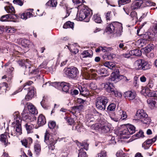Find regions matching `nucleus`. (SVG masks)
<instances>
[{"mask_svg":"<svg viewBox=\"0 0 157 157\" xmlns=\"http://www.w3.org/2000/svg\"><path fill=\"white\" fill-rule=\"evenodd\" d=\"M14 121L13 123L16 124V128L15 130L14 128H12V129L10 132V135L12 136H15L16 135V132L18 134L20 135L21 133V120L20 117L19 113L18 112H16L13 114Z\"/></svg>","mask_w":157,"mask_h":157,"instance_id":"obj_1","label":"nucleus"},{"mask_svg":"<svg viewBox=\"0 0 157 157\" xmlns=\"http://www.w3.org/2000/svg\"><path fill=\"white\" fill-rule=\"evenodd\" d=\"M92 14L91 10L87 7H84L78 12L77 14L79 20H84L85 22H88L90 20V17Z\"/></svg>","mask_w":157,"mask_h":157,"instance_id":"obj_2","label":"nucleus"},{"mask_svg":"<svg viewBox=\"0 0 157 157\" xmlns=\"http://www.w3.org/2000/svg\"><path fill=\"white\" fill-rule=\"evenodd\" d=\"M47 86H54L59 90L62 89L63 91L67 93L69 89L70 85L68 83L62 82L61 83L55 82L50 83V82H46L43 85V87Z\"/></svg>","mask_w":157,"mask_h":157,"instance_id":"obj_3","label":"nucleus"},{"mask_svg":"<svg viewBox=\"0 0 157 157\" xmlns=\"http://www.w3.org/2000/svg\"><path fill=\"white\" fill-rule=\"evenodd\" d=\"M18 63L19 65L21 66H23L24 65H25L24 67L25 69V73H28L29 74H35V72L38 71L37 69L35 70L34 69V67L31 65L30 61L28 60H19L18 61Z\"/></svg>","mask_w":157,"mask_h":157,"instance_id":"obj_4","label":"nucleus"},{"mask_svg":"<svg viewBox=\"0 0 157 157\" xmlns=\"http://www.w3.org/2000/svg\"><path fill=\"white\" fill-rule=\"evenodd\" d=\"M63 71L65 75L68 78L72 79L76 78L79 74L78 69L74 67L65 68Z\"/></svg>","mask_w":157,"mask_h":157,"instance_id":"obj_5","label":"nucleus"},{"mask_svg":"<svg viewBox=\"0 0 157 157\" xmlns=\"http://www.w3.org/2000/svg\"><path fill=\"white\" fill-rule=\"evenodd\" d=\"M134 67L136 70H145L149 69L151 66L148 63L143 59H139L134 63Z\"/></svg>","mask_w":157,"mask_h":157,"instance_id":"obj_6","label":"nucleus"},{"mask_svg":"<svg viewBox=\"0 0 157 157\" xmlns=\"http://www.w3.org/2000/svg\"><path fill=\"white\" fill-rule=\"evenodd\" d=\"M108 100L105 97H99L97 98L95 104L96 107L100 110H105Z\"/></svg>","mask_w":157,"mask_h":157,"instance_id":"obj_7","label":"nucleus"},{"mask_svg":"<svg viewBox=\"0 0 157 157\" xmlns=\"http://www.w3.org/2000/svg\"><path fill=\"white\" fill-rule=\"evenodd\" d=\"M109 25L111 28L113 32L115 30H116V34L117 36H119L121 35L122 32L121 24L118 22H113Z\"/></svg>","mask_w":157,"mask_h":157,"instance_id":"obj_8","label":"nucleus"},{"mask_svg":"<svg viewBox=\"0 0 157 157\" xmlns=\"http://www.w3.org/2000/svg\"><path fill=\"white\" fill-rule=\"evenodd\" d=\"M57 140L49 137V134L47 131L44 135V142L47 144H49V147L51 150H53L55 148V145L56 143Z\"/></svg>","mask_w":157,"mask_h":157,"instance_id":"obj_9","label":"nucleus"},{"mask_svg":"<svg viewBox=\"0 0 157 157\" xmlns=\"http://www.w3.org/2000/svg\"><path fill=\"white\" fill-rule=\"evenodd\" d=\"M136 117L137 119H141L144 123L147 124L150 122V120L147 118V115L143 109H139L137 111Z\"/></svg>","mask_w":157,"mask_h":157,"instance_id":"obj_10","label":"nucleus"},{"mask_svg":"<svg viewBox=\"0 0 157 157\" xmlns=\"http://www.w3.org/2000/svg\"><path fill=\"white\" fill-rule=\"evenodd\" d=\"M77 145L80 148L79 150L78 157H86V153L83 151V149L87 150L88 149L89 144L86 142H84L82 143L78 142L77 143Z\"/></svg>","mask_w":157,"mask_h":157,"instance_id":"obj_11","label":"nucleus"},{"mask_svg":"<svg viewBox=\"0 0 157 157\" xmlns=\"http://www.w3.org/2000/svg\"><path fill=\"white\" fill-rule=\"evenodd\" d=\"M135 128L133 125L128 124L125 127L124 129L122 131V134L123 135H129L132 134L135 132Z\"/></svg>","mask_w":157,"mask_h":157,"instance_id":"obj_12","label":"nucleus"},{"mask_svg":"<svg viewBox=\"0 0 157 157\" xmlns=\"http://www.w3.org/2000/svg\"><path fill=\"white\" fill-rule=\"evenodd\" d=\"M119 70L116 69L113 72L110 77L109 80L115 82H117L121 80V75L119 74Z\"/></svg>","mask_w":157,"mask_h":157,"instance_id":"obj_13","label":"nucleus"},{"mask_svg":"<svg viewBox=\"0 0 157 157\" xmlns=\"http://www.w3.org/2000/svg\"><path fill=\"white\" fill-rule=\"evenodd\" d=\"M30 113L28 111L27 108L25 107L21 114L24 121L28 123L31 122L33 121L29 116Z\"/></svg>","mask_w":157,"mask_h":157,"instance_id":"obj_14","label":"nucleus"},{"mask_svg":"<svg viewBox=\"0 0 157 157\" xmlns=\"http://www.w3.org/2000/svg\"><path fill=\"white\" fill-rule=\"evenodd\" d=\"M101 88H104L105 90L109 93H111L114 88L113 84L110 83H102L101 84Z\"/></svg>","mask_w":157,"mask_h":157,"instance_id":"obj_15","label":"nucleus"},{"mask_svg":"<svg viewBox=\"0 0 157 157\" xmlns=\"http://www.w3.org/2000/svg\"><path fill=\"white\" fill-rule=\"evenodd\" d=\"M157 138V136L152 139H147L143 144L142 147L145 149H148L150 145L155 141Z\"/></svg>","mask_w":157,"mask_h":157,"instance_id":"obj_16","label":"nucleus"},{"mask_svg":"<svg viewBox=\"0 0 157 157\" xmlns=\"http://www.w3.org/2000/svg\"><path fill=\"white\" fill-rule=\"evenodd\" d=\"M21 44L22 46L25 48V53L29 50V48L33 45V43L30 42L29 40L25 39H23L21 40Z\"/></svg>","mask_w":157,"mask_h":157,"instance_id":"obj_17","label":"nucleus"},{"mask_svg":"<svg viewBox=\"0 0 157 157\" xmlns=\"http://www.w3.org/2000/svg\"><path fill=\"white\" fill-rule=\"evenodd\" d=\"M143 3V0H135L131 4V9L135 10L139 8Z\"/></svg>","mask_w":157,"mask_h":157,"instance_id":"obj_18","label":"nucleus"},{"mask_svg":"<svg viewBox=\"0 0 157 157\" xmlns=\"http://www.w3.org/2000/svg\"><path fill=\"white\" fill-rule=\"evenodd\" d=\"M83 106L82 105L74 106L72 108L71 112L73 115H75L76 113L77 114L82 111L83 109Z\"/></svg>","mask_w":157,"mask_h":157,"instance_id":"obj_19","label":"nucleus"},{"mask_svg":"<svg viewBox=\"0 0 157 157\" xmlns=\"http://www.w3.org/2000/svg\"><path fill=\"white\" fill-rule=\"evenodd\" d=\"M28 111L32 114H36L37 113V111L36 109L34 106L30 103H27L26 104Z\"/></svg>","mask_w":157,"mask_h":157,"instance_id":"obj_20","label":"nucleus"},{"mask_svg":"<svg viewBox=\"0 0 157 157\" xmlns=\"http://www.w3.org/2000/svg\"><path fill=\"white\" fill-rule=\"evenodd\" d=\"M78 89L80 94L84 96L88 95L89 92L88 89L84 86H79Z\"/></svg>","mask_w":157,"mask_h":157,"instance_id":"obj_21","label":"nucleus"},{"mask_svg":"<svg viewBox=\"0 0 157 157\" xmlns=\"http://www.w3.org/2000/svg\"><path fill=\"white\" fill-rule=\"evenodd\" d=\"M125 97L129 100H132L136 97V93L131 91H128L124 93Z\"/></svg>","mask_w":157,"mask_h":157,"instance_id":"obj_22","label":"nucleus"},{"mask_svg":"<svg viewBox=\"0 0 157 157\" xmlns=\"http://www.w3.org/2000/svg\"><path fill=\"white\" fill-rule=\"evenodd\" d=\"M28 89L29 90H28V92L27 95L25 96V99H27L28 100H29L31 99L33 97L35 90L34 88L32 87Z\"/></svg>","mask_w":157,"mask_h":157,"instance_id":"obj_23","label":"nucleus"},{"mask_svg":"<svg viewBox=\"0 0 157 157\" xmlns=\"http://www.w3.org/2000/svg\"><path fill=\"white\" fill-rule=\"evenodd\" d=\"M46 123L45 117L42 114L40 115L38 118L37 124L39 126L44 125Z\"/></svg>","mask_w":157,"mask_h":157,"instance_id":"obj_24","label":"nucleus"},{"mask_svg":"<svg viewBox=\"0 0 157 157\" xmlns=\"http://www.w3.org/2000/svg\"><path fill=\"white\" fill-rule=\"evenodd\" d=\"M107 122L106 121H102V126L101 131L104 133H107L110 131L109 128L107 125Z\"/></svg>","mask_w":157,"mask_h":157,"instance_id":"obj_25","label":"nucleus"},{"mask_svg":"<svg viewBox=\"0 0 157 157\" xmlns=\"http://www.w3.org/2000/svg\"><path fill=\"white\" fill-rule=\"evenodd\" d=\"M147 39H141L137 41L136 44L138 46L139 48H140L145 45L147 43Z\"/></svg>","mask_w":157,"mask_h":157,"instance_id":"obj_26","label":"nucleus"},{"mask_svg":"<svg viewBox=\"0 0 157 157\" xmlns=\"http://www.w3.org/2000/svg\"><path fill=\"white\" fill-rule=\"evenodd\" d=\"M6 131L4 134H2L0 135V141L5 145H7L9 143L6 135Z\"/></svg>","mask_w":157,"mask_h":157,"instance_id":"obj_27","label":"nucleus"},{"mask_svg":"<svg viewBox=\"0 0 157 157\" xmlns=\"http://www.w3.org/2000/svg\"><path fill=\"white\" fill-rule=\"evenodd\" d=\"M131 18L133 22L136 23L138 21V17L137 13L134 11H132L130 15Z\"/></svg>","mask_w":157,"mask_h":157,"instance_id":"obj_28","label":"nucleus"},{"mask_svg":"<svg viewBox=\"0 0 157 157\" xmlns=\"http://www.w3.org/2000/svg\"><path fill=\"white\" fill-rule=\"evenodd\" d=\"M147 102V103L152 106L157 107V99L156 98H150Z\"/></svg>","mask_w":157,"mask_h":157,"instance_id":"obj_29","label":"nucleus"},{"mask_svg":"<svg viewBox=\"0 0 157 157\" xmlns=\"http://www.w3.org/2000/svg\"><path fill=\"white\" fill-rule=\"evenodd\" d=\"M96 72L101 76H106L108 75L107 71L105 68H101L96 70Z\"/></svg>","mask_w":157,"mask_h":157,"instance_id":"obj_30","label":"nucleus"},{"mask_svg":"<svg viewBox=\"0 0 157 157\" xmlns=\"http://www.w3.org/2000/svg\"><path fill=\"white\" fill-rule=\"evenodd\" d=\"M103 65L110 69L113 70L115 68V64L112 62L107 61L105 62Z\"/></svg>","mask_w":157,"mask_h":157,"instance_id":"obj_31","label":"nucleus"},{"mask_svg":"<svg viewBox=\"0 0 157 157\" xmlns=\"http://www.w3.org/2000/svg\"><path fill=\"white\" fill-rule=\"evenodd\" d=\"M34 149L36 154L37 155L39 154L41 151L40 145L39 142H36L35 144Z\"/></svg>","mask_w":157,"mask_h":157,"instance_id":"obj_32","label":"nucleus"},{"mask_svg":"<svg viewBox=\"0 0 157 157\" xmlns=\"http://www.w3.org/2000/svg\"><path fill=\"white\" fill-rule=\"evenodd\" d=\"M118 114L119 116V117H120V119L122 120H124L127 117V115L125 112L123 110L121 109L118 112Z\"/></svg>","mask_w":157,"mask_h":157,"instance_id":"obj_33","label":"nucleus"},{"mask_svg":"<svg viewBox=\"0 0 157 157\" xmlns=\"http://www.w3.org/2000/svg\"><path fill=\"white\" fill-rule=\"evenodd\" d=\"M82 54L84 56L83 58L91 57L93 55V52L90 50L84 51L82 52Z\"/></svg>","mask_w":157,"mask_h":157,"instance_id":"obj_34","label":"nucleus"},{"mask_svg":"<svg viewBox=\"0 0 157 157\" xmlns=\"http://www.w3.org/2000/svg\"><path fill=\"white\" fill-rule=\"evenodd\" d=\"M6 11L8 13H12L13 14L15 13L14 8L12 6H7L5 7Z\"/></svg>","mask_w":157,"mask_h":157,"instance_id":"obj_35","label":"nucleus"},{"mask_svg":"<svg viewBox=\"0 0 157 157\" xmlns=\"http://www.w3.org/2000/svg\"><path fill=\"white\" fill-rule=\"evenodd\" d=\"M102 126V121L101 123H98L95 124H92L91 126V128L96 130H101Z\"/></svg>","mask_w":157,"mask_h":157,"instance_id":"obj_36","label":"nucleus"},{"mask_svg":"<svg viewBox=\"0 0 157 157\" xmlns=\"http://www.w3.org/2000/svg\"><path fill=\"white\" fill-rule=\"evenodd\" d=\"M150 90L149 88L147 87H142L141 93L145 96H147Z\"/></svg>","mask_w":157,"mask_h":157,"instance_id":"obj_37","label":"nucleus"},{"mask_svg":"<svg viewBox=\"0 0 157 157\" xmlns=\"http://www.w3.org/2000/svg\"><path fill=\"white\" fill-rule=\"evenodd\" d=\"M12 16L10 14H6L2 16L0 18V20L2 21H9L10 19L12 17Z\"/></svg>","mask_w":157,"mask_h":157,"instance_id":"obj_38","label":"nucleus"},{"mask_svg":"<svg viewBox=\"0 0 157 157\" xmlns=\"http://www.w3.org/2000/svg\"><path fill=\"white\" fill-rule=\"evenodd\" d=\"M155 86L154 80L152 78H150L147 87L148 88L153 89L155 88Z\"/></svg>","mask_w":157,"mask_h":157,"instance_id":"obj_39","label":"nucleus"},{"mask_svg":"<svg viewBox=\"0 0 157 157\" xmlns=\"http://www.w3.org/2000/svg\"><path fill=\"white\" fill-rule=\"evenodd\" d=\"M74 23L70 21L66 22L63 25V28L64 29L71 28L73 29L74 27Z\"/></svg>","mask_w":157,"mask_h":157,"instance_id":"obj_40","label":"nucleus"},{"mask_svg":"<svg viewBox=\"0 0 157 157\" xmlns=\"http://www.w3.org/2000/svg\"><path fill=\"white\" fill-rule=\"evenodd\" d=\"M130 51L131 55L132 56H139L141 55V51L138 49H135Z\"/></svg>","mask_w":157,"mask_h":157,"instance_id":"obj_41","label":"nucleus"},{"mask_svg":"<svg viewBox=\"0 0 157 157\" xmlns=\"http://www.w3.org/2000/svg\"><path fill=\"white\" fill-rule=\"evenodd\" d=\"M116 105L114 103H111L108 106L107 109L108 111H114L115 110Z\"/></svg>","mask_w":157,"mask_h":157,"instance_id":"obj_42","label":"nucleus"},{"mask_svg":"<svg viewBox=\"0 0 157 157\" xmlns=\"http://www.w3.org/2000/svg\"><path fill=\"white\" fill-rule=\"evenodd\" d=\"M5 29L6 32L7 33H13L16 30L14 28L11 26H6Z\"/></svg>","mask_w":157,"mask_h":157,"instance_id":"obj_43","label":"nucleus"},{"mask_svg":"<svg viewBox=\"0 0 157 157\" xmlns=\"http://www.w3.org/2000/svg\"><path fill=\"white\" fill-rule=\"evenodd\" d=\"M48 5L52 7H56L57 4V2L56 0H50L47 3Z\"/></svg>","mask_w":157,"mask_h":157,"instance_id":"obj_44","label":"nucleus"},{"mask_svg":"<svg viewBox=\"0 0 157 157\" xmlns=\"http://www.w3.org/2000/svg\"><path fill=\"white\" fill-rule=\"evenodd\" d=\"M94 20L97 23H101V20L98 14H95L94 16Z\"/></svg>","mask_w":157,"mask_h":157,"instance_id":"obj_45","label":"nucleus"},{"mask_svg":"<svg viewBox=\"0 0 157 157\" xmlns=\"http://www.w3.org/2000/svg\"><path fill=\"white\" fill-rule=\"evenodd\" d=\"M143 3H145L146 5L147 6H155V3L152 2L151 1L148 0H143Z\"/></svg>","mask_w":157,"mask_h":157,"instance_id":"obj_46","label":"nucleus"},{"mask_svg":"<svg viewBox=\"0 0 157 157\" xmlns=\"http://www.w3.org/2000/svg\"><path fill=\"white\" fill-rule=\"evenodd\" d=\"M111 93L113 95L114 94L115 96L117 97H121L122 96L121 93L116 90L115 89H113V90Z\"/></svg>","mask_w":157,"mask_h":157,"instance_id":"obj_47","label":"nucleus"},{"mask_svg":"<svg viewBox=\"0 0 157 157\" xmlns=\"http://www.w3.org/2000/svg\"><path fill=\"white\" fill-rule=\"evenodd\" d=\"M25 126L28 133H30L33 132V126L29 124L28 123L26 124Z\"/></svg>","mask_w":157,"mask_h":157,"instance_id":"obj_48","label":"nucleus"},{"mask_svg":"<svg viewBox=\"0 0 157 157\" xmlns=\"http://www.w3.org/2000/svg\"><path fill=\"white\" fill-rule=\"evenodd\" d=\"M8 87V85L5 82H3L0 84V90L3 91V90H6Z\"/></svg>","mask_w":157,"mask_h":157,"instance_id":"obj_49","label":"nucleus"},{"mask_svg":"<svg viewBox=\"0 0 157 157\" xmlns=\"http://www.w3.org/2000/svg\"><path fill=\"white\" fill-rule=\"evenodd\" d=\"M33 83V82L31 81H29L25 83L23 86V89L25 90H27V89H29V86L31 85Z\"/></svg>","mask_w":157,"mask_h":157,"instance_id":"obj_50","label":"nucleus"},{"mask_svg":"<svg viewBox=\"0 0 157 157\" xmlns=\"http://www.w3.org/2000/svg\"><path fill=\"white\" fill-rule=\"evenodd\" d=\"M153 48V47L151 44H149L144 48V51L146 53H148L150 52Z\"/></svg>","mask_w":157,"mask_h":157,"instance_id":"obj_51","label":"nucleus"},{"mask_svg":"<svg viewBox=\"0 0 157 157\" xmlns=\"http://www.w3.org/2000/svg\"><path fill=\"white\" fill-rule=\"evenodd\" d=\"M96 157H107L106 151L104 150L101 151L98 154Z\"/></svg>","mask_w":157,"mask_h":157,"instance_id":"obj_52","label":"nucleus"},{"mask_svg":"<svg viewBox=\"0 0 157 157\" xmlns=\"http://www.w3.org/2000/svg\"><path fill=\"white\" fill-rule=\"evenodd\" d=\"M86 117L87 118V122L89 123L94 121L95 120L93 116L92 115H88L86 116Z\"/></svg>","mask_w":157,"mask_h":157,"instance_id":"obj_53","label":"nucleus"},{"mask_svg":"<svg viewBox=\"0 0 157 157\" xmlns=\"http://www.w3.org/2000/svg\"><path fill=\"white\" fill-rule=\"evenodd\" d=\"M56 126V123L53 121H50L48 124L49 128L50 129L54 128Z\"/></svg>","mask_w":157,"mask_h":157,"instance_id":"obj_54","label":"nucleus"},{"mask_svg":"<svg viewBox=\"0 0 157 157\" xmlns=\"http://www.w3.org/2000/svg\"><path fill=\"white\" fill-rule=\"evenodd\" d=\"M72 1L75 4L78 5V6L79 5L80 6L81 4L85 2L84 0H73Z\"/></svg>","mask_w":157,"mask_h":157,"instance_id":"obj_55","label":"nucleus"},{"mask_svg":"<svg viewBox=\"0 0 157 157\" xmlns=\"http://www.w3.org/2000/svg\"><path fill=\"white\" fill-rule=\"evenodd\" d=\"M131 2V0H119L118 1L119 5H122Z\"/></svg>","mask_w":157,"mask_h":157,"instance_id":"obj_56","label":"nucleus"},{"mask_svg":"<svg viewBox=\"0 0 157 157\" xmlns=\"http://www.w3.org/2000/svg\"><path fill=\"white\" fill-rule=\"evenodd\" d=\"M65 119L66 120L67 123L69 124L72 125L74 123V121L73 119L70 117H65Z\"/></svg>","mask_w":157,"mask_h":157,"instance_id":"obj_57","label":"nucleus"},{"mask_svg":"<svg viewBox=\"0 0 157 157\" xmlns=\"http://www.w3.org/2000/svg\"><path fill=\"white\" fill-rule=\"evenodd\" d=\"M13 2L15 4L18 5L20 6H22L23 4V2L21 0H13Z\"/></svg>","mask_w":157,"mask_h":157,"instance_id":"obj_58","label":"nucleus"},{"mask_svg":"<svg viewBox=\"0 0 157 157\" xmlns=\"http://www.w3.org/2000/svg\"><path fill=\"white\" fill-rule=\"evenodd\" d=\"M73 46H71L70 47H68V49L70 50V52H71L72 53L74 54H76L78 52V49L76 48L74 49L73 50L72 49H71V48H73Z\"/></svg>","mask_w":157,"mask_h":157,"instance_id":"obj_59","label":"nucleus"},{"mask_svg":"<svg viewBox=\"0 0 157 157\" xmlns=\"http://www.w3.org/2000/svg\"><path fill=\"white\" fill-rule=\"evenodd\" d=\"M131 51H130L129 52L127 53H125L122 54L121 55V56H122V57H123L128 58H129L131 56H132V55H131Z\"/></svg>","mask_w":157,"mask_h":157,"instance_id":"obj_60","label":"nucleus"},{"mask_svg":"<svg viewBox=\"0 0 157 157\" xmlns=\"http://www.w3.org/2000/svg\"><path fill=\"white\" fill-rule=\"evenodd\" d=\"M111 12L110 11L108 12L107 13L105 14V17L107 21H110L111 20V15L110 14Z\"/></svg>","mask_w":157,"mask_h":157,"instance_id":"obj_61","label":"nucleus"},{"mask_svg":"<svg viewBox=\"0 0 157 157\" xmlns=\"http://www.w3.org/2000/svg\"><path fill=\"white\" fill-rule=\"evenodd\" d=\"M155 92V91L150 90V91H149V93H148L147 96L148 97H155V94H154Z\"/></svg>","mask_w":157,"mask_h":157,"instance_id":"obj_62","label":"nucleus"},{"mask_svg":"<svg viewBox=\"0 0 157 157\" xmlns=\"http://www.w3.org/2000/svg\"><path fill=\"white\" fill-rule=\"evenodd\" d=\"M89 87L91 89L95 90L97 88V86L94 83L92 82L90 84Z\"/></svg>","mask_w":157,"mask_h":157,"instance_id":"obj_63","label":"nucleus"},{"mask_svg":"<svg viewBox=\"0 0 157 157\" xmlns=\"http://www.w3.org/2000/svg\"><path fill=\"white\" fill-rule=\"evenodd\" d=\"M116 155L117 157H124V153L123 151H121L117 153Z\"/></svg>","mask_w":157,"mask_h":157,"instance_id":"obj_64","label":"nucleus"}]
</instances>
